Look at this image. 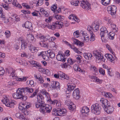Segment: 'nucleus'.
<instances>
[{
    "instance_id": "nucleus-1",
    "label": "nucleus",
    "mask_w": 120,
    "mask_h": 120,
    "mask_svg": "<svg viewBox=\"0 0 120 120\" xmlns=\"http://www.w3.org/2000/svg\"><path fill=\"white\" fill-rule=\"evenodd\" d=\"M38 102L35 103L36 108H40V111L42 112L45 111L47 113H50L52 108L50 105L45 104L44 101V98L41 94L38 95L37 96Z\"/></svg>"
},
{
    "instance_id": "nucleus-2",
    "label": "nucleus",
    "mask_w": 120,
    "mask_h": 120,
    "mask_svg": "<svg viewBox=\"0 0 120 120\" xmlns=\"http://www.w3.org/2000/svg\"><path fill=\"white\" fill-rule=\"evenodd\" d=\"M24 92L23 88H19L16 92L13 94V97L15 99H20L22 101H25L27 99V97L26 96L23 95Z\"/></svg>"
},
{
    "instance_id": "nucleus-3",
    "label": "nucleus",
    "mask_w": 120,
    "mask_h": 120,
    "mask_svg": "<svg viewBox=\"0 0 120 120\" xmlns=\"http://www.w3.org/2000/svg\"><path fill=\"white\" fill-rule=\"evenodd\" d=\"M1 102L7 107H13L15 105V101L10 100L9 97L4 95L3 96V99L2 100Z\"/></svg>"
},
{
    "instance_id": "nucleus-4",
    "label": "nucleus",
    "mask_w": 120,
    "mask_h": 120,
    "mask_svg": "<svg viewBox=\"0 0 120 120\" xmlns=\"http://www.w3.org/2000/svg\"><path fill=\"white\" fill-rule=\"evenodd\" d=\"M67 112L66 110L65 109H62L60 108H57L56 109H53L52 113L53 115L61 116L65 115Z\"/></svg>"
},
{
    "instance_id": "nucleus-5",
    "label": "nucleus",
    "mask_w": 120,
    "mask_h": 120,
    "mask_svg": "<svg viewBox=\"0 0 120 120\" xmlns=\"http://www.w3.org/2000/svg\"><path fill=\"white\" fill-rule=\"evenodd\" d=\"M101 110L100 105L98 103H96L92 105L91 106V110L96 115H98L101 112Z\"/></svg>"
},
{
    "instance_id": "nucleus-6",
    "label": "nucleus",
    "mask_w": 120,
    "mask_h": 120,
    "mask_svg": "<svg viewBox=\"0 0 120 120\" xmlns=\"http://www.w3.org/2000/svg\"><path fill=\"white\" fill-rule=\"evenodd\" d=\"M93 54L94 56L95 57L97 60L105 62V59H104L103 55L99 51L97 50L94 51Z\"/></svg>"
},
{
    "instance_id": "nucleus-7",
    "label": "nucleus",
    "mask_w": 120,
    "mask_h": 120,
    "mask_svg": "<svg viewBox=\"0 0 120 120\" xmlns=\"http://www.w3.org/2000/svg\"><path fill=\"white\" fill-rule=\"evenodd\" d=\"M76 79H73L71 80L70 81L69 83L68 84V88L67 91H71L73 90L76 87L75 84V81Z\"/></svg>"
},
{
    "instance_id": "nucleus-8",
    "label": "nucleus",
    "mask_w": 120,
    "mask_h": 120,
    "mask_svg": "<svg viewBox=\"0 0 120 120\" xmlns=\"http://www.w3.org/2000/svg\"><path fill=\"white\" fill-rule=\"evenodd\" d=\"M81 6L82 8L86 10H88L90 8V5L86 0H83L81 1Z\"/></svg>"
},
{
    "instance_id": "nucleus-9",
    "label": "nucleus",
    "mask_w": 120,
    "mask_h": 120,
    "mask_svg": "<svg viewBox=\"0 0 120 120\" xmlns=\"http://www.w3.org/2000/svg\"><path fill=\"white\" fill-rule=\"evenodd\" d=\"M39 38L40 39L42 40L41 42L39 43V44L41 46L44 47H48L47 45L46 44L45 41L48 40V38L47 36H42L40 37Z\"/></svg>"
},
{
    "instance_id": "nucleus-10",
    "label": "nucleus",
    "mask_w": 120,
    "mask_h": 120,
    "mask_svg": "<svg viewBox=\"0 0 120 120\" xmlns=\"http://www.w3.org/2000/svg\"><path fill=\"white\" fill-rule=\"evenodd\" d=\"M51 87L54 89L59 90L60 89V83L58 82L52 81L51 82Z\"/></svg>"
},
{
    "instance_id": "nucleus-11",
    "label": "nucleus",
    "mask_w": 120,
    "mask_h": 120,
    "mask_svg": "<svg viewBox=\"0 0 120 120\" xmlns=\"http://www.w3.org/2000/svg\"><path fill=\"white\" fill-rule=\"evenodd\" d=\"M100 23L99 21L98 20H96L93 22L92 24L93 30L94 32L98 31L99 28V26Z\"/></svg>"
},
{
    "instance_id": "nucleus-12",
    "label": "nucleus",
    "mask_w": 120,
    "mask_h": 120,
    "mask_svg": "<svg viewBox=\"0 0 120 120\" xmlns=\"http://www.w3.org/2000/svg\"><path fill=\"white\" fill-rule=\"evenodd\" d=\"M107 10L111 11L110 13L112 15H115L116 11V7L114 5L109 6L107 8Z\"/></svg>"
},
{
    "instance_id": "nucleus-13",
    "label": "nucleus",
    "mask_w": 120,
    "mask_h": 120,
    "mask_svg": "<svg viewBox=\"0 0 120 120\" xmlns=\"http://www.w3.org/2000/svg\"><path fill=\"white\" fill-rule=\"evenodd\" d=\"M80 33L82 34L83 36L82 39L84 42H88L89 40V36L88 34L86 33L85 31H81Z\"/></svg>"
},
{
    "instance_id": "nucleus-14",
    "label": "nucleus",
    "mask_w": 120,
    "mask_h": 120,
    "mask_svg": "<svg viewBox=\"0 0 120 120\" xmlns=\"http://www.w3.org/2000/svg\"><path fill=\"white\" fill-rule=\"evenodd\" d=\"M80 92L78 88H76L74 90L72 96L73 98L76 100H78L80 98Z\"/></svg>"
},
{
    "instance_id": "nucleus-15",
    "label": "nucleus",
    "mask_w": 120,
    "mask_h": 120,
    "mask_svg": "<svg viewBox=\"0 0 120 120\" xmlns=\"http://www.w3.org/2000/svg\"><path fill=\"white\" fill-rule=\"evenodd\" d=\"M114 108L112 106L108 105V106L104 109L105 111L107 113L111 114L113 112Z\"/></svg>"
},
{
    "instance_id": "nucleus-16",
    "label": "nucleus",
    "mask_w": 120,
    "mask_h": 120,
    "mask_svg": "<svg viewBox=\"0 0 120 120\" xmlns=\"http://www.w3.org/2000/svg\"><path fill=\"white\" fill-rule=\"evenodd\" d=\"M29 47L30 51L32 53H36L39 50V47H36L31 45L29 46Z\"/></svg>"
},
{
    "instance_id": "nucleus-17",
    "label": "nucleus",
    "mask_w": 120,
    "mask_h": 120,
    "mask_svg": "<svg viewBox=\"0 0 120 120\" xmlns=\"http://www.w3.org/2000/svg\"><path fill=\"white\" fill-rule=\"evenodd\" d=\"M32 23L30 22L27 21L26 22L25 24H22V26L23 27H25V28L31 30L32 29Z\"/></svg>"
},
{
    "instance_id": "nucleus-18",
    "label": "nucleus",
    "mask_w": 120,
    "mask_h": 120,
    "mask_svg": "<svg viewBox=\"0 0 120 120\" xmlns=\"http://www.w3.org/2000/svg\"><path fill=\"white\" fill-rule=\"evenodd\" d=\"M100 102L102 103V106L104 109L108 106L109 102L106 99L104 98H102L100 100Z\"/></svg>"
},
{
    "instance_id": "nucleus-19",
    "label": "nucleus",
    "mask_w": 120,
    "mask_h": 120,
    "mask_svg": "<svg viewBox=\"0 0 120 120\" xmlns=\"http://www.w3.org/2000/svg\"><path fill=\"white\" fill-rule=\"evenodd\" d=\"M90 110L86 106L83 107L81 110V113H83V115L85 116H86L88 114V113L89 112Z\"/></svg>"
},
{
    "instance_id": "nucleus-20",
    "label": "nucleus",
    "mask_w": 120,
    "mask_h": 120,
    "mask_svg": "<svg viewBox=\"0 0 120 120\" xmlns=\"http://www.w3.org/2000/svg\"><path fill=\"white\" fill-rule=\"evenodd\" d=\"M57 60L59 61H61L64 62L66 60V59L64 58L63 56L61 54L58 53L56 56Z\"/></svg>"
},
{
    "instance_id": "nucleus-21",
    "label": "nucleus",
    "mask_w": 120,
    "mask_h": 120,
    "mask_svg": "<svg viewBox=\"0 0 120 120\" xmlns=\"http://www.w3.org/2000/svg\"><path fill=\"white\" fill-rule=\"evenodd\" d=\"M31 106V105L30 104L27 105L25 104H22L21 105H19V108L20 110L23 111L26 109L29 108Z\"/></svg>"
},
{
    "instance_id": "nucleus-22",
    "label": "nucleus",
    "mask_w": 120,
    "mask_h": 120,
    "mask_svg": "<svg viewBox=\"0 0 120 120\" xmlns=\"http://www.w3.org/2000/svg\"><path fill=\"white\" fill-rule=\"evenodd\" d=\"M56 23L55 22L52 23V24H50L49 23H48L45 25V27H47L49 29L52 30H54L56 28Z\"/></svg>"
},
{
    "instance_id": "nucleus-23",
    "label": "nucleus",
    "mask_w": 120,
    "mask_h": 120,
    "mask_svg": "<svg viewBox=\"0 0 120 120\" xmlns=\"http://www.w3.org/2000/svg\"><path fill=\"white\" fill-rule=\"evenodd\" d=\"M72 40L73 41L74 43L77 45L81 47L84 45V44L83 42L80 41L74 38H72Z\"/></svg>"
},
{
    "instance_id": "nucleus-24",
    "label": "nucleus",
    "mask_w": 120,
    "mask_h": 120,
    "mask_svg": "<svg viewBox=\"0 0 120 120\" xmlns=\"http://www.w3.org/2000/svg\"><path fill=\"white\" fill-rule=\"evenodd\" d=\"M105 56L107 60L111 62L112 63L114 62V58L113 57L111 54H105Z\"/></svg>"
},
{
    "instance_id": "nucleus-25",
    "label": "nucleus",
    "mask_w": 120,
    "mask_h": 120,
    "mask_svg": "<svg viewBox=\"0 0 120 120\" xmlns=\"http://www.w3.org/2000/svg\"><path fill=\"white\" fill-rule=\"evenodd\" d=\"M100 30L101 31L100 34V35L101 36H102L103 35H105L108 32L106 28L105 27H102V28L100 29Z\"/></svg>"
},
{
    "instance_id": "nucleus-26",
    "label": "nucleus",
    "mask_w": 120,
    "mask_h": 120,
    "mask_svg": "<svg viewBox=\"0 0 120 120\" xmlns=\"http://www.w3.org/2000/svg\"><path fill=\"white\" fill-rule=\"evenodd\" d=\"M38 56H41L45 60H47L49 59L48 56L45 55V52H40L38 54Z\"/></svg>"
},
{
    "instance_id": "nucleus-27",
    "label": "nucleus",
    "mask_w": 120,
    "mask_h": 120,
    "mask_svg": "<svg viewBox=\"0 0 120 120\" xmlns=\"http://www.w3.org/2000/svg\"><path fill=\"white\" fill-rule=\"evenodd\" d=\"M68 18L70 19L74 20L75 21L78 22H79V20L78 19L77 17L73 15H71L68 17Z\"/></svg>"
},
{
    "instance_id": "nucleus-28",
    "label": "nucleus",
    "mask_w": 120,
    "mask_h": 120,
    "mask_svg": "<svg viewBox=\"0 0 120 120\" xmlns=\"http://www.w3.org/2000/svg\"><path fill=\"white\" fill-rule=\"evenodd\" d=\"M84 57L87 60H90L92 56V55L90 53H84Z\"/></svg>"
},
{
    "instance_id": "nucleus-29",
    "label": "nucleus",
    "mask_w": 120,
    "mask_h": 120,
    "mask_svg": "<svg viewBox=\"0 0 120 120\" xmlns=\"http://www.w3.org/2000/svg\"><path fill=\"white\" fill-rule=\"evenodd\" d=\"M49 57L51 58H53L55 57V54L53 52L50 50H49L47 51Z\"/></svg>"
},
{
    "instance_id": "nucleus-30",
    "label": "nucleus",
    "mask_w": 120,
    "mask_h": 120,
    "mask_svg": "<svg viewBox=\"0 0 120 120\" xmlns=\"http://www.w3.org/2000/svg\"><path fill=\"white\" fill-rule=\"evenodd\" d=\"M56 28L57 29H59L62 28L63 26V23L61 22H56Z\"/></svg>"
},
{
    "instance_id": "nucleus-31",
    "label": "nucleus",
    "mask_w": 120,
    "mask_h": 120,
    "mask_svg": "<svg viewBox=\"0 0 120 120\" xmlns=\"http://www.w3.org/2000/svg\"><path fill=\"white\" fill-rule=\"evenodd\" d=\"M15 71L12 68H9L8 70V72L9 74H10V75L13 77L15 75Z\"/></svg>"
},
{
    "instance_id": "nucleus-32",
    "label": "nucleus",
    "mask_w": 120,
    "mask_h": 120,
    "mask_svg": "<svg viewBox=\"0 0 120 120\" xmlns=\"http://www.w3.org/2000/svg\"><path fill=\"white\" fill-rule=\"evenodd\" d=\"M109 26H110L112 29L114 30L115 29L116 25L114 24L112 20H109L108 23Z\"/></svg>"
},
{
    "instance_id": "nucleus-33",
    "label": "nucleus",
    "mask_w": 120,
    "mask_h": 120,
    "mask_svg": "<svg viewBox=\"0 0 120 120\" xmlns=\"http://www.w3.org/2000/svg\"><path fill=\"white\" fill-rule=\"evenodd\" d=\"M115 35V33L114 32H110L109 34H108V37L110 39L113 40L114 38V36Z\"/></svg>"
},
{
    "instance_id": "nucleus-34",
    "label": "nucleus",
    "mask_w": 120,
    "mask_h": 120,
    "mask_svg": "<svg viewBox=\"0 0 120 120\" xmlns=\"http://www.w3.org/2000/svg\"><path fill=\"white\" fill-rule=\"evenodd\" d=\"M12 4L14 6L16 7L20 8H21L22 7L21 5L17 1V0H13Z\"/></svg>"
},
{
    "instance_id": "nucleus-35",
    "label": "nucleus",
    "mask_w": 120,
    "mask_h": 120,
    "mask_svg": "<svg viewBox=\"0 0 120 120\" xmlns=\"http://www.w3.org/2000/svg\"><path fill=\"white\" fill-rule=\"evenodd\" d=\"M23 90H24V93L25 92V91L28 92L32 93L34 89L33 88L28 87H26L25 88H23Z\"/></svg>"
},
{
    "instance_id": "nucleus-36",
    "label": "nucleus",
    "mask_w": 120,
    "mask_h": 120,
    "mask_svg": "<svg viewBox=\"0 0 120 120\" xmlns=\"http://www.w3.org/2000/svg\"><path fill=\"white\" fill-rule=\"evenodd\" d=\"M91 78L94 79L95 82H97L98 83L100 84L103 81L102 80L99 79L98 77L94 76H91Z\"/></svg>"
},
{
    "instance_id": "nucleus-37",
    "label": "nucleus",
    "mask_w": 120,
    "mask_h": 120,
    "mask_svg": "<svg viewBox=\"0 0 120 120\" xmlns=\"http://www.w3.org/2000/svg\"><path fill=\"white\" fill-rule=\"evenodd\" d=\"M73 68L76 71H79L80 72H82L83 71L79 68L77 65H74L73 66Z\"/></svg>"
},
{
    "instance_id": "nucleus-38",
    "label": "nucleus",
    "mask_w": 120,
    "mask_h": 120,
    "mask_svg": "<svg viewBox=\"0 0 120 120\" xmlns=\"http://www.w3.org/2000/svg\"><path fill=\"white\" fill-rule=\"evenodd\" d=\"M90 37L89 38L90 41H94L95 39V34L93 33H92L90 31Z\"/></svg>"
},
{
    "instance_id": "nucleus-39",
    "label": "nucleus",
    "mask_w": 120,
    "mask_h": 120,
    "mask_svg": "<svg viewBox=\"0 0 120 120\" xmlns=\"http://www.w3.org/2000/svg\"><path fill=\"white\" fill-rule=\"evenodd\" d=\"M110 1V0H101V2L103 5L106 6L109 4Z\"/></svg>"
},
{
    "instance_id": "nucleus-40",
    "label": "nucleus",
    "mask_w": 120,
    "mask_h": 120,
    "mask_svg": "<svg viewBox=\"0 0 120 120\" xmlns=\"http://www.w3.org/2000/svg\"><path fill=\"white\" fill-rule=\"evenodd\" d=\"M68 106H69L68 107V109L72 111H73L75 108V105L72 103Z\"/></svg>"
},
{
    "instance_id": "nucleus-41",
    "label": "nucleus",
    "mask_w": 120,
    "mask_h": 120,
    "mask_svg": "<svg viewBox=\"0 0 120 120\" xmlns=\"http://www.w3.org/2000/svg\"><path fill=\"white\" fill-rule=\"evenodd\" d=\"M41 93L45 95L46 97H48L49 96V93L47 92L45 89L41 90Z\"/></svg>"
},
{
    "instance_id": "nucleus-42",
    "label": "nucleus",
    "mask_w": 120,
    "mask_h": 120,
    "mask_svg": "<svg viewBox=\"0 0 120 120\" xmlns=\"http://www.w3.org/2000/svg\"><path fill=\"white\" fill-rule=\"evenodd\" d=\"M79 2V1L78 0H75L71 1V4L72 5L76 6L78 5Z\"/></svg>"
},
{
    "instance_id": "nucleus-43",
    "label": "nucleus",
    "mask_w": 120,
    "mask_h": 120,
    "mask_svg": "<svg viewBox=\"0 0 120 120\" xmlns=\"http://www.w3.org/2000/svg\"><path fill=\"white\" fill-rule=\"evenodd\" d=\"M27 37L29 40H31L32 41H35V40L34 39V35L32 34H28Z\"/></svg>"
},
{
    "instance_id": "nucleus-44",
    "label": "nucleus",
    "mask_w": 120,
    "mask_h": 120,
    "mask_svg": "<svg viewBox=\"0 0 120 120\" xmlns=\"http://www.w3.org/2000/svg\"><path fill=\"white\" fill-rule=\"evenodd\" d=\"M107 71L108 74L110 76H113V72L111 68L107 69Z\"/></svg>"
},
{
    "instance_id": "nucleus-45",
    "label": "nucleus",
    "mask_w": 120,
    "mask_h": 120,
    "mask_svg": "<svg viewBox=\"0 0 120 120\" xmlns=\"http://www.w3.org/2000/svg\"><path fill=\"white\" fill-rule=\"evenodd\" d=\"M105 35H103L102 36H101L102 41L103 42H105L108 41V37H105Z\"/></svg>"
},
{
    "instance_id": "nucleus-46",
    "label": "nucleus",
    "mask_w": 120,
    "mask_h": 120,
    "mask_svg": "<svg viewBox=\"0 0 120 120\" xmlns=\"http://www.w3.org/2000/svg\"><path fill=\"white\" fill-rule=\"evenodd\" d=\"M27 45V43L26 42L21 43V48L22 49H24Z\"/></svg>"
},
{
    "instance_id": "nucleus-47",
    "label": "nucleus",
    "mask_w": 120,
    "mask_h": 120,
    "mask_svg": "<svg viewBox=\"0 0 120 120\" xmlns=\"http://www.w3.org/2000/svg\"><path fill=\"white\" fill-rule=\"evenodd\" d=\"M63 17L57 15L56 16V19L59 21H62L63 20Z\"/></svg>"
},
{
    "instance_id": "nucleus-48",
    "label": "nucleus",
    "mask_w": 120,
    "mask_h": 120,
    "mask_svg": "<svg viewBox=\"0 0 120 120\" xmlns=\"http://www.w3.org/2000/svg\"><path fill=\"white\" fill-rule=\"evenodd\" d=\"M2 61L0 60V63L2 62ZM5 72L4 70V69L3 68L0 66V75H3Z\"/></svg>"
},
{
    "instance_id": "nucleus-49",
    "label": "nucleus",
    "mask_w": 120,
    "mask_h": 120,
    "mask_svg": "<svg viewBox=\"0 0 120 120\" xmlns=\"http://www.w3.org/2000/svg\"><path fill=\"white\" fill-rule=\"evenodd\" d=\"M38 82L39 83L42 84L44 82V80L43 77L41 76H40L38 77Z\"/></svg>"
},
{
    "instance_id": "nucleus-50",
    "label": "nucleus",
    "mask_w": 120,
    "mask_h": 120,
    "mask_svg": "<svg viewBox=\"0 0 120 120\" xmlns=\"http://www.w3.org/2000/svg\"><path fill=\"white\" fill-rule=\"evenodd\" d=\"M5 34L6 36V37L7 38H9L11 35L10 31L9 30L6 31Z\"/></svg>"
},
{
    "instance_id": "nucleus-51",
    "label": "nucleus",
    "mask_w": 120,
    "mask_h": 120,
    "mask_svg": "<svg viewBox=\"0 0 120 120\" xmlns=\"http://www.w3.org/2000/svg\"><path fill=\"white\" fill-rule=\"evenodd\" d=\"M1 6L4 8L5 9L8 10H9L11 9V7H8V6L6 5L5 4H2L1 5Z\"/></svg>"
},
{
    "instance_id": "nucleus-52",
    "label": "nucleus",
    "mask_w": 120,
    "mask_h": 120,
    "mask_svg": "<svg viewBox=\"0 0 120 120\" xmlns=\"http://www.w3.org/2000/svg\"><path fill=\"white\" fill-rule=\"evenodd\" d=\"M74 37L75 38H78L79 35V30H77L74 32L73 34Z\"/></svg>"
},
{
    "instance_id": "nucleus-53",
    "label": "nucleus",
    "mask_w": 120,
    "mask_h": 120,
    "mask_svg": "<svg viewBox=\"0 0 120 120\" xmlns=\"http://www.w3.org/2000/svg\"><path fill=\"white\" fill-rule=\"evenodd\" d=\"M105 97L108 98H111L113 97L112 94L111 93L108 92L106 93L105 94Z\"/></svg>"
},
{
    "instance_id": "nucleus-54",
    "label": "nucleus",
    "mask_w": 120,
    "mask_h": 120,
    "mask_svg": "<svg viewBox=\"0 0 120 120\" xmlns=\"http://www.w3.org/2000/svg\"><path fill=\"white\" fill-rule=\"evenodd\" d=\"M99 72L101 74L103 75H104L105 74V70L103 69L102 68H99Z\"/></svg>"
},
{
    "instance_id": "nucleus-55",
    "label": "nucleus",
    "mask_w": 120,
    "mask_h": 120,
    "mask_svg": "<svg viewBox=\"0 0 120 120\" xmlns=\"http://www.w3.org/2000/svg\"><path fill=\"white\" fill-rule=\"evenodd\" d=\"M52 17L51 16H49L48 19H45V21L46 22L48 23H49L52 21Z\"/></svg>"
},
{
    "instance_id": "nucleus-56",
    "label": "nucleus",
    "mask_w": 120,
    "mask_h": 120,
    "mask_svg": "<svg viewBox=\"0 0 120 120\" xmlns=\"http://www.w3.org/2000/svg\"><path fill=\"white\" fill-rule=\"evenodd\" d=\"M106 47L108 49L109 51H110V52L112 54H113L114 52L112 51V49L111 48L110 46L108 45L107 44L106 45Z\"/></svg>"
},
{
    "instance_id": "nucleus-57",
    "label": "nucleus",
    "mask_w": 120,
    "mask_h": 120,
    "mask_svg": "<svg viewBox=\"0 0 120 120\" xmlns=\"http://www.w3.org/2000/svg\"><path fill=\"white\" fill-rule=\"evenodd\" d=\"M91 70L93 71H94L96 73L97 72L98 70L96 67L93 66H91Z\"/></svg>"
},
{
    "instance_id": "nucleus-58",
    "label": "nucleus",
    "mask_w": 120,
    "mask_h": 120,
    "mask_svg": "<svg viewBox=\"0 0 120 120\" xmlns=\"http://www.w3.org/2000/svg\"><path fill=\"white\" fill-rule=\"evenodd\" d=\"M67 61L69 63L70 65H72L74 63V62L72 61V60L70 58L68 59Z\"/></svg>"
},
{
    "instance_id": "nucleus-59",
    "label": "nucleus",
    "mask_w": 120,
    "mask_h": 120,
    "mask_svg": "<svg viewBox=\"0 0 120 120\" xmlns=\"http://www.w3.org/2000/svg\"><path fill=\"white\" fill-rule=\"evenodd\" d=\"M4 15L3 13V11L2 8H0V17L2 18L4 17Z\"/></svg>"
},
{
    "instance_id": "nucleus-60",
    "label": "nucleus",
    "mask_w": 120,
    "mask_h": 120,
    "mask_svg": "<svg viewBox=\"0 0 120 120\" xmlns=\"http://www.w3.org/2000/svg\"><path fill=\"white\" fill-rule=\"evenodd\" d=\"M45 68H41V67L40 68H38V71H39L40 72L44 73H45Z\"/></svg>"
},
{
    "instance_id": "nucleus-61",
    "label": "nucleus",
    "mask_w": 120,
    "mask_h": 120,
    "mask_svg": "<svg viewBox=\"0 0 120 120\" xmlns=\"http://www.w3.org/2000/svg\"><path fill=\"white\" fill-rule=\"evenodd\" d=\"M38 92V90H36L33 94L30 96L31 98H33L35 95H36Z\"/></svg>"
},
{
    "instance_id": "nucleus-62",
    "label": "nucleus",
    "mask_w": 120,
    "mask_h": 120,
    "mask_svg": "<svg viewBox=\"0 0 120 120\" xmlns=\"http://www.w3.org/2000/svg\"><path fill=\"white\" fill-rule=\"evenodd\" d=\"M3 18V19L4 20V22L5 23H7L9 21V20L8 18L5 17L4 16V17H2Z\"/></svg>"
},
{
    "instance_id": "nucleus-63",
    "label": "nucleus",
    "mask_w": 120,
    "mask_h": 120,
    "mask_svg": "<svg viewBox=\"0 0 120 120\" xmlns=\"http://www.w3.org/2000/svg\"><path fill=\"white\" fill-rule=\"evenodd\" d=\"M56 4L52 5L51 7V8L52 11H54L56 9L57 7Z\"/></svg>"
},
{
    "instance_id": "nucleus-64",
    "label": "nucleus",
    "mask_w": 120,
    "mask_h": 120,
    "mask_svg": "<svg viewBox=\"0 0 120 120\" xmlns=\"http://www.w3.org/2000/svg\"><path fill=\"white\" fill-rule=\"evenodd\" d=\"M45 73H44L48 75H49L50 74V71L47 69H45Z\"/></svg>"
}]
</instances>
